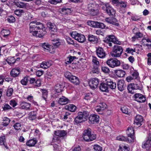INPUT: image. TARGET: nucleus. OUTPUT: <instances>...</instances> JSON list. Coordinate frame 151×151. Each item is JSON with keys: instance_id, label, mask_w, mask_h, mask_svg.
<instances>
[{"instance_id": "f257e3e1", "label": "nucleus", "mask_w": 151, "mask_h": 151, "mask_svg": "<svg viewBox=\"0 0 151 151\" xmlns=\"http://www.w3.org/2000/svg\"><path fill=\"white\" fill-rule=\"evenodd\" d=\"M29 31L33 36L41 37L46 33L43 24L40 22L32 21L29 24Z\"/></svg>"}, {"instance_id": "f03ea898", "label": "nucleus", "mask_w": 151, "mask_h": 151, "mask_svg": "<svg viewBox=\"0 0 151 151\" xmlns=\"http://www.w3.org/2000/svg\"><path fill=\"white\" fill-rule=\"evenodd\" d=\"M104 41L106 44V45L108 47L112 46V45L111 42L114 44L119 45H120L121 44V42L113 35H109L107 36L105 38Z\"/></svg>"}, {"instance_id": "7ed1b4c3", "label": "nucleus", "mask_w": 151, "mask_h": 151, "mask_svg": "<svg viewBox=\"0 0 151 151\" xmlns=\"http://www.w3.org/2000/svg\"><path fill=\"white\" fill-rule=\"evenodd\" d=\"M83 137L85 141L90 142L95 140L96 138V134H91V129L88 128L84 130Z\"/></svg>"}, {"instance_id": "20e7f679", "label": "nucleus", "mask_w": 151, "mask_h": 151, "mask_svg": "<svg viewBox=\"0 0 151 151\" xmlns=\"http://www.w3.org/2000/svg\"><path fill=\"white\" fill-rule=\"evenodd\" d=\"M123 52V49L122 47L115 45L113 47V50L110 54L112 57L115 58L120 57Z\"/></svg>"}, {"instance_id": "39448f33", "label": "nucleus", "mask_w": 151, "mask_h": 151, "mask_svg": "<svg viewBox=\"0 0 151 151\" xmlns=\"http://www.w3.org/2000/svg\"><path fill=\"white\" fill-rule=\"evenodd\" d=\"M71 36L80 42L83 43L86 40L85 36L77 33L76 32H72L70 33Z\"/></svg>"}, {"instance_id": "423d86ee", "label": "nucleus", "mask_w": 151, "mask_h": 151, "mask_svg": "<svg viewBox=\"0 0 151 151\" xmlns=\"http://www.w3.org/2000/svg\"><path fill=\"white\" fill-rule=\"evenodd\" d=\"M106 63L109 67L112 68L119 66L121 64L120 61L116 58H110L106 61Z\"/></svg>"}, {"instance_id": "0eeeda50", "label": "nucleus", "mask_w": 151, "mask_h": 151, "mask_svg": "<svg viewBox=\"0 0 151 151\" xmlns=\"http://www.w3.org/2000/svg\"><path fill=\"white\" fill-rule=\"evenodd\" d=\"M102 8L109 16H113L116 13L115 10L108 4H105L103 6Z\"/></svg>"}, {"instance_id": "6e6552de", "label": "nucleus", "mask_w": 151, "mask_h": 151, "mask_svg": "<svg viewBox=\"0 0 151 151\" xmlns=\"http://www.w3.org/2000/svg\"><path fill=\"white\" fill-rule=\"evenodd\" d=\"M47 25L50 31L51 36L52 37V35L56 36L57 33V30L55 24L50 22H48Z\"/></svg>"}, {"instance_id": "1a4fd4ad", "label": "nucleus", "mask_w": 151, "mask_h": 151, "mask_svg": "<svg viewBox=\"0 0 151 151\" xmlns=\"http://www.w3.org/2000/svg\"><path fill=\"white\" fill-rule=\"evenodd\" d=\"M142 147L143 148L146 149L147 150L151 148V134H149L147 139L143 142Z\"/></svg>"}, {"instance_id": "9d476101", "label": "nucleus", "mask_w": 151, "mask_h": 151, "mask_svg": "<svg viewBox=\"0 0 151 151\" xmlns=\"http://www.w3.org/2000/svg\"><path fill=\"white\" fill-rule=\"evenodd\" d=\"M29 81V83L33 85L34 88L38 87L41 85V81L40 80L37 79L36 80L34 78H30L28 76Z\"/></svg>"}, {"instance_id": "9b49d317", "label": "nucleus", "mask_w": 151, "mask_h": 151, "mask_svg": "<svg viewBox=\"0 0 151 151\" xmlns=\"http://www.w3.org/2000/svg\"><path fill=\"white\" fill-rule=\"evenodd\" d=\"M99 83V80L97 78L91 79L89 82V85L93 89L96 88Z\"/></svg>"}, {"instance_id": "f8f14e48", "label": "nucleus", "mask_w": 151, "mask_h": 151, "mask_svg": "<svg viewBox=\"0 0 151 151\" xmlns=\"http://www.w3.org/2000/svg\"><path fill=\"white\" fill-rule=\"evenodd\" d=\"M95 5L92 3H89L88 5V11L91 12V14L93 16L96 15L98 12V10L95 8Z\"/></svg>"}, {"instance_id": "ddd939ff", "label": "nucleus", "mask_w": 151, "mask_h": 151, "mask_svg": "<svg viewBox=\"0 0 151 151\" xmlns=\"http://www.w3.org/2000/svg\"><path fill=\"white\" fill-rule=\"evenodd\" d=\"M20 108L26 110H31L32 109L31 106V104L24 101L20 102Z\"/></svg>"}, {"instance_id": "4468645a", "label": "nucleus", "mask_w": 151, "mask_h": 151, "mask_svg": "<svg viewBox=\"0 0 151 151\" xmlns=\"http://www.w3.org/2000/svg\"><path fill=\"white\" fill-rule=\"evenodd\" d=\"M127 87V85L125 81L122 80L119 81L117 83V88L118 90L122 91L125 90Z\"/></svg>"}, {"instance_id": "2eb2a0df", "label": "nucleus", "mask_w": 151, "mask_h": 151, "mask_svg": "<svg viewBox=\"0 0 151 151\" xmlns=\"http://www.w3.org/2000/svg\"><path fill=\"white\" fill-rule=\"evenodd\" d=\"M96 53L98 56L101 58H104L106 57V53L103 49L101 47H99L96 50Z\"/></svg>"}, {"instance_id": "dca6fc26", "label": "nucleus", "mask_w": 151, "mask_h": 151, "mask_svg": "<svg viewBox=\"0 0 151 151\" xmlns=\"http://www.w3.org/2000/svg\"><path fill=\"white\" fill-rule=\"evenodd\" d=\"M134 98L135 99V100L139 102H144L146 100V97L140 93L135 94Z\"/></svg>"}, {"instance_id": "f3484780", "label": "nucleus", "mask_w": 151, "mask_h": 151, "mask_svg": "<svg viewBox=\"0 0 151 151\" xmlns=\"http://www.w3.org/2000/svg\"><path fill=\"white\" fill-rule=\"evenodd\" d=\"M106 105L104 103H100L99 105L96 107V110L99 114H102L103 111L106 109Z\"/></svg>"}, {"instance_id": "a211bd4d", "label": "nucleus", "mask_w": 151, "mask_h": 151, "mask_svg": "<svg viewBox=\"0 0 151 151\" xmlns=\"http://www.w3.org/2000/svg\"><path fill=\"white\" fill-rule=\"evenodd\" d=\"M89 115L88 112L86 111H79L78 114V116L79 117H81L84 120V121H86L87 120V118Z\"/></svg>"}, {"instance_id": "6ab92c4d", "label": "nucleus", "mask_w": 151, "mask_h": 151, "mask_svg": "<svg viewBox=\"0 0 151 151\" xmlns=\"http://www.w3.org/2000/svg\"><path fill=\"white\" fill-rule=\"evenodd\" d=\"M105 21L108 23L112 24L116 26H118L119 24L117 23V19L113 17L106 18L105 19Z\"/></svg>"}, {"instance_id": "aec40b11", "label": "nucleus", "mask_w": 151, "mask_h": 151, "mask_svg": "<svg viewBox=\"0 0 151 151\" xmlns=\"http://www.w3.org/2000/svg\"><path fill=\"white\" fill-rule=\"evenodd\" d=\"M99 116L96 114L91 115L89 117V123L93 124L99 121Z\"/></svg>"}, {"instance_id": "412c9836", "label": "nucleus", "mask_w": 151, "mask_h": 151, "mask_svg": "<svg viewBox=\"0 0 151 151\" xmlns=\"http://www.w3.org/2000/svg\"><path fill=\"white\" fill-rule=\"evenodd\" d=\"M20 68H16L12 70L10 72V75L12 77H16L19 75L20 73Z\"/></svg>"}, {"instance_id": "4be33fe9", "label": "nucleus", "mask_w": 151, "mask_h": 151, "mask_svg": "<svg viewBox=\"0 0 151 151\" xmlns=\"http://www.w3.org/2000/svg\"><path fill=\"white\" fill-rule=\"evenodd\" d=\"M88 40L90 42L95 44L98 43V39L97 37L92 34L88 35Z\"/></svg>"}, {"instance_id": "5701e85b", "label": "nucleus", "mask_w": 151, "mask_h": 151, "mask_svg": "<svg viewBox=\"0 0 151 151\" xmlns=\"http://www.w3.org/2000/svg\"><path fill=\"white\" fill-rule=\"evenodd\" d=\"M143 121L142 116L140 115H137L136 116L134 120V124L140 127L142 125L141 123Z\"/></svg>"}, {"instance_id": "b1692460", "label": "nucleus", "mask_w": 151, "mask_h": 151, "mask_svg": "<svg viewBox=\"0 0 151 151\" xmlns=\"http://www.w3.org/2000/svg\"><path fill=\"white\" fill-rule=\"evenodd\" d=\"M106 83L107 84L108 86H109L110 88L111 89H114L116 88V84L115 82L111 79H107L106 80Z\"/></svg>"}, {"instance_id": "393cba45", "label": "nucleus", "mask_w": 151, "mask_h": 151, "mask_svg": "<svg viewBox=\"0 0 151 151\" xmlns=\"http://www.w3.org/2000/svg\"><path fill=\"white\" fill-rule=\"evenodd\" d=\"M100 90L102 92H109L108 87L107 83H106L102 82L101 83L99 86Z\"/></svg>"}, {"instance_id": "a878e982", "label": "nucleus", "mask_w": 151, "mask_h": 151, "mask_svg": "<svg viewBox=\"0 0 151 151\" xmlns=\"http://www.w3.org/2000/svg\"><path fill=\"white\" fill-rule=\"evenodd\" d=\"M14 57H9L6 60V61L8 64L10 65H12L17 60H20L19 58H17V59L15 60Z\"/></svg>"}, {"instance_id": "bb28decb", "label": "nucleus", "mask_w": 151, "mask_h": 151, "mask_svg": "<svg viewBox=\"0 0 151 151\" xmlns=\"http://www.w3.org/2000/svg\"><path fill=\"white\" fill-rule=\"evenodd\" d=\"M0 145L4 146L6 149H9L6 142L5 137L4 135L1 136L0 137Z\"/></svg>"}, {"instance_id": "cd10ccee", "label": "nucleus", "mask_w": 151, "mask_h": 151, "mask_svg": "<svg viewBox=\"0 0 151 151\" xmlns=\"http://www.w3.org/2000/svg\"><path fill=\"white\" fill-rule=\"evenodd\" d=\"M37 114V112L35 111H30L28 114V119L30 120H34L36 118Z\"/></svg>"}, {"instance_id": "c85d7f7f", "label": "nucleus", "mask_w": 151, "mask_h": 151, "mask_svg": "<svg viewBox=\"0 0 151 151\" xmlns=\"http://www.w3.org/2000/svg\"><path fill=\"white\" fill-rule=\"evenodd\" d=\"M116 75L119 77H123L126 74L125 72L122 70H116L114 71Z\"/></svg>"}, {"instance_id": "c756f323", "label": "nucleus", "mask_w": 151, "mask_h": 151, "mask_svg": "<svg viewBox=\"0 0 151 151\" xmlns=\"http://www.w3.org/2000/svg\"><path fill=\"white\" fill-rule=\"evenodd\" d=\"M69 101V99L64 96H63L61 98H60L58 100L59 103L62 105L66 104Z\"/></svg>"}, {"instance_id": "7c9ffc66", "label": "nucleus", "mask_w": 151, "mask_h": 151, "mask_svg": "<svg viewBox=\"0 0 151 151\" xmlns=\"http://www.w3.org/2000/svg\"><path fill=\"white\" fill-rule=\"evenodd\" d=\"M52 65L51 61L43 62L40 64L41 68L43 69H47Z\"/></svg>"}, {"instance_id": "2f4dec72", "label": "nucleus", "mask_w": 151, "mask_h": 151, "mask_svg": "<svg viewBox=\"0 0 151 151\" xmlns=\"http://www.w3.org/2000/svg\"><path fill=\"white\" fill-rule=\"evenodd\" d=\"M69 80L75 85H78L80 83L78 78L75 76L73 75Z\"/></svg>"}, {"instance_id": "473e14b6", "label": "nucleus", "mask_w": 151, "mask_h": 151, "mask_svg": "<svg viewBox=\"0 0 151 151\" xmlns=\"http://www.w3.org/2000/svg\"><path fill=\"white\" fill-rule=\"evenodd\" d=\"M37 141L35 139L33 138L27 141L26 144L27 146L29 147L34 146L37 143Z\"/></svg>"}, {"instance_id": "72a5a7b5", "label": "nucleus", "mask_w": 151, "mask_h": 151, "mask_svg": "<svg viewBox=\"0 0 151 151\" xmlns=\"http://www.w3.org/2000/svg\"><path fill=\"white\" fill-rule=\"evenodd\" d=\"M134 86H135L134 83H132L128 86L127 89L129 93L132 94H133L135 92V91L136 90V89Z\"/></svg>"}, {"instance_id": "f704fd0d", "label": "nucleus", "mask_w": 151, "mask_h": 151, "mask_svg": "<svg viewBox=\"0 0 151 151\" xmlns=\"http://www.w3.org/2000/svg\"><path fill=\"white\" fill-rule=\"evenodd\" d=\"M76 107L73 104H69L65 106V109L71 112H74L76 109Z\"/></svg>"}, {"instance_id": "c9c22d12", "label": "nucleus", "mask_w": 151, "mask_h": 151, "mask_svg": "<svg viewBox=\"0 0 151 151\" xmlns=\"http://www.w3.org/2000/svg\"><path fill=\"white\" fill-rule=\"evenodd\" d=\"M41 46L43 50L45 51H49L51 46L48 43H44L42 44Z\"/></svg>"}, {"instance_id": "e433bc0d", "label": "nucleus", "mask_w": 151, "mask_h": 151, "mask_svg": "<svg viewBox=\"0 0 151 151\" xmlns=\"http://www.w3.org/2000/svg\"><path fill=\"white\" fill-rule=\"evenodd\" d=\"M10 31L8 29H3L1 32V34L2 36L6 38L10 35Z\"/></svg>"}, {"instance_id": "4c0bfd02", "label": "nucleus", "mask_w": 151, "mask_h": 151, "mask_svg": "<svg viewBox=\"0 0 151 151\" xmlns=\"http://www.w3.org/2000/svg\"><path fill=\"white\" fill-rule=\"evenodd\" d=\"M10 121V119L6 117H4L2 123V125L5 127L7 126L9 124Z\"/></svg>"}, {"instance_id": "58836bf2", "label": "nucleus", "mask_w": 151, "mask_h": 151, "mask_svg": "<svg viewBox=\"0 0 151 151\" xmlns=\"http://www.w3.org/2000/svg\"><path fill=\"white\" fill-rule=\"evenodd\" d=\"M55 90L57 93H60L63 91L64 86L60 84H57L55 87Z\"/></svg>"}, {"instance_id": "ea45409f", "label": "nucleus", "mask_w": 151, "mask_h": 151, "mask_svg": "<svg viewBox=\"0 0 151 151\" xmlns=\"http://www.w3.org/2000/svg\"><path fill=\"white\" fill-rule=\"evenodd\" d=\"M92 61L93 64L94 66H99L100 65L99 62L96 57L92 56Z\"/></svg>"}, {"instance_id": "a19ab883", "label": "nucleus", "mask_w": 151, "mask_h": 151, "mask_svg": "<svg viewBox=\"0 0 151 151\" xmlns=\"http://www.w3.org/2000/svg\"><path fill=\"white\" fill-rule=\"evenodd\" d=\"M134 129L133 127H128L127 130V135H131V138L132 135H134Z\"/></svg>"}, {"instance_id": "79ce46f5", "label": "nucleus", "mask_w": 151, "mask_h": 151, "mask_svg": "<svg viewBox=\"0 0 151 151\" xmlns=\"http://www.w3.org/2000/svg\"><path fill=\"white\" fill-rule=\"evenodd\" d=\"M16 5L20 8H24L26 7V4L22 1H18L15 3Z\"/></svg>"}, {"instance_id": "37998d69", "label": "nucleus", "mask_w": 151, "mask_h": 151, "mask_svg": "<svg viewBox=\"0 0 151 151\" xmlns=\"http://www.w3.org/2000/svg\"><path fill=\"white\" fill-rule=\"evenodd\" d=\"M98 22L93 21H89L87 22V24L91 27L97 28Z\"/></svg>"}, {"instance_id": "c03bdc74", "label": "nucleus", "mask_w": 151, "mask_h": 151, "mask_svg": "<svg viewBox=\"0 0 151 151\" xmlns=\"http://www.w3.org/2000/svg\"><path fill=\"white\" fill-rule=\"evenodd\" d=\"M99 73V68L98 66H93V68L91 70L90 72L91 74H98Z\"/></svg>"}, {"instance_id": "a18cd8bd", "label": "nucleus", "mask_w": 151, "mask_h": 151, "mask_svg": "<svg viewBox=\"0 0 151 151\" xmlns=\"http://www.w3.org/2000/svg\"><path fill=\"white\" fill-rule=\"evenodd\" d=\"M29 81L28 76L24 77L21 81L20 82L24 86H26Z\"/></svg>"}, {"instance_id": "49530a36", "label": "nucleus", "mask_w": 151, "mask_h": 151, "mask_svg": "<svg viewBox=\"0 0 151 151\" xmlns=\"http://www.w3.org/2000/svg\"><path fill=\"white\" fill-rule=\"evenodd\" d=\"M61 12L63 14H68L71 12V10L70 9L64 7L61 9Z\"/></svg>"}, {"instance_id": "de8ad7c7", "label": "nucleus", "mask_w": 151, "mask_h": 151, "mask_svg": "<svg viewBox=\"0 0 151 151\" xmlns=\"http://www.w3.org/2000/svg\"><path fill=\"white\" fill-rule=\"evenodd\" d=\"M41 91L42 93V98L44 100H46L48 95V92L45 89H42L41 90Z\"/></svg>"}, {"instance_id": "09e8293b", "label": "nucleus", "mask_w": 151, "mask_h": 151, "mask_svg": "<svg viewBox=\"0 0 151 151\" xmlns=\"http://www.w3.org/2000/svg\"><path fill=\"white\" fill-rule=\"evenodd\" d=\"M13 127L15 130L20 131L21 129V124L20 123L17 122L14 124Z\"/></svg>"}, {"instance_id": "8fccbe9b", "label": "nucleus", "mask_w": 151, "mask_h": 151, "mask_svg": "<svg viewBox=\"0 0 151 151\" xmlns=\"http://www.w3.org/2000/svg\"><path fill=\"white\" fill-rule=\"evenodd\" d=\"M13 91L14 90L13 88L9 87L7 89L6 91V94L7 96L8 97L11 96L12 95Z\"/></svg>"}, {"instance_id": "3c124183", "label": "nucleus", "mask_w": 151, "mask_h": 151, "mask_svg": "<svg viewBox=\"0 0 151 151\" xmlns=\"http://www.w3.org/2000/svg\"><path fill=\"white\" fill-rule=\"evenodd\" d=\"M74 121L75 123H76V124H78L84 121V120L82 119V118H81V117H79L78 116H77L75 118Z\"/></svg>"}, {"instance_id": "603ef678", "label": "nucleus", "mask_w": 151, "mask_h": 151, "mask_svg": "<svg viewBox=\"0 0 151 151\" xmlns=\"http://www.w3.org/2000/svg\"><path fill=\"white\" fill-rule=\"evenodd\" d=\"M24 11L22 9L16 10L14 11V14L16 15L19 16H20L22 15V13H24Z\"/></svg>"}, {"instance_id": "864d4df0", "label": "nucleus", "mask_w": 151, "mask_h": 151, "mask_svg": "<svg viewBox=\"0 0 151 151\" xmlns=\"http://www.w3.org/2000/svg\"><path fill=\"white\" fill-rule=\"evenodd\" d=\"M131 135H128V138L127 137L126 142L130 143H132L134 141V135H132V138H131Z\"/></svg>"}, {"instance_id": "5fc2aeb1", "label": "nucleus", "mask_w": 151, "mask_h": 151, "mask_svg": "<svg viewBox=\"0 0 151 151\" xmlns=\"http://www.w3.org/2000/svg\"><path fill=\"white\" fill-rule=\"evenodd\" d=\"M76 57L75 56H70L69 57H68L66 62H65L66 64L70 63L73 61L74 59H76Z\"/></svg>"}, {"instance_id": "6e6d98bb", "label": "nucleus", "mask_w": 151, "mask_h": 151, "mask_svg": "<svg viewBox=\"0 0 151 151\" xmlns=\"http://www.w3.org/2000/svg\"><path fill=\"white\" fill-rule=\"evenodd\" d=\"M3 110L6 111L12 109V108L7 104L5 103L4 104V106L2 107Z\"/></svg>"}, {"instance_id": "4d7b16f0", "label": "nucleus", "mask_w": 151, "mask_h": 151, "mask_svg": "<svg viewBox=\"0 0 151 151\" xmlns=\"http://www.w3.org/2000/svg\"><path fill=\"white\" fill-rule=\"evenodd\" d=\"M101 70L103 72L105 73H109L110 72V70L107 67L102 66L101 68Z\"/></svg>"}, {"instance_id": "13d9d810", "label": "nucleus", "mask_w": 151, "mask_h": 151, "mask_svg": "<svg viewBox=\"0 0 151 151\" xmlns=\"http://www.w3.org/2000/svg\"><path fill=\"white\" fill-rule=\"evenodd\" d=\"M62 0H49V2L53 4H56L61 2Z\"/></svg>"}, {"instance_id": "bf43d9fd", "label": "nucleus", "mask_w": 151, "mask_h": 151, "mask_svg": "<svg viewBox=\"0 0 151 151\" xmlns=\"http://www.w3.org/2000/svg\"><path fill=\"white\" fill-rule=\"evenodd\" d=\"M93 149L96 151H102V147L98 145H96L93 146Z\"/></svg>"}, {"instance_id": "052dcab7", "label": "nucleus", "mask_w": 151, "mask_h": 151, "mask_svg": "<svg viewBox=\"0 0 151 151\" xmlns=\"http://www.w3.org/2000/svg\"><path fill=\"white\" fill-rule=\"evenodd\" d=\"M126 52L128 53H131L132 55H133V53L135 52V49H133L132 48L128 47L126 49Z\"/></svg>"}, {"instance_id": "680f3d73", "label": "nucleus", "mask_w": 151, "mask_h": 151, "mask_svg": "<svg viewBox=\"0 0 151 151\" xmlns=\"http://www.w3.org/2000/svg\"><path fill=\"white\" fill-rule=\"evenodd\" d=\"M116 139L118 140L126 141L127 140V137L123 135H119L116 137Z\"/></svg>"}, {"instance_id": "e2e57ef3", "label": "nucleus", "mask_w": 151, "mask_h": 151, "mask_svg": "<svg viewBox=\"0 0 151 151\" xmlns=\"http://www.w3.org/2000/svg\"><path fill=\"white\" fill-rule=\"evenodd\" d=\"M64 74L65 77L69 80L70 79V77H71V76H73L71 73L68 71L65 72Z\"/></svg>"}, {"instance_id": "0e129e2a", "label": "nucleus", "mask_w": 151, "mask_h": 151, "mask_svg": "<svg viewBox=\"0 0 151 151\" xmlns=\"http://www.w3.org/2000/svg\"><path fill=\"white\" fill-rule=\"evenodd\" d=\"M7 20L10 23L14 22L15 21L14 17L12 16H9L8 17Z\"/></svg>"}, {"instance_id": "69168bd1", "label": "nucleus", "mask_w": 151, "mask_h": 151, "mask_svg": "<svg viewBox=\"0 0 151 151\" xmlns=\"http://www.w3.org/2000/svg\"><path fill=\"white\" fill-rule=\"evenodd\" d=\"M54 42H54L53 43V45L55 47H59V46L60 45V42L58 41V40H55L54 39V40H53Z\"/></svg>"}, {"instance_id": "338daca9", "label": "nucleus", "mask_w": 151, "mask_h": 151, "mask_svg": "<svg viewBox=\"0 0 151 151\" xmlns=\"http://www.w3.org/2000/svg\"><path fill=\"white\" fill-rule=\"evenodd\" d=\"M134 85L135 86V87L136 90H141L142 89V87L141 85V84L140 83H134Z\"/></svg>"}, {"instance_id": "774afa93", "label": "nucleus", "mask_w": 151, "mask_h": 151, "mask_svg": "<svg viewBox=\"0 0 151 151\" xmlns=\"http://www.w3.org/2000/svg\"><path fill=\"white\" fill-rule=\"evenodd\" d=\"M121 110L122 112L124 114H129L128 109L126 107H124L121 108Z\"/></svg>"}]
</instances>
